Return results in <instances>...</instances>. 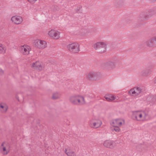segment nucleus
Listing matches in <instances>:
<instances>
[{"instance_id":"1","label":"nucleus","mask_w":156,"mask_h":156,"mask_svg":"<svg viewBox=\"0 0 156 156\" xmlns=\"http://www.w3.org/2000/svg\"><path fill=\"white\" fill-rule=\"evenodd\" d=\"M125 120L121 118H117L113 119L110 122L112 131L119 132L120 129L119 127L125 124Z\"/></svg>"},{"instance_id":"2","label":"nucleus","mask_w":156,"mask_h":156,"mask_svg":"<svg viewBox=\"0 0 156 156\" xmlns=\"http://www.w3.org/2000/svg\"><path fill=\"white\" fill-rule=\"evenodd\" d=\"M146 116V114L145 111H137L133 112L132 117L134 120L143 122L145 120Z\"/></svg>"},{"instance_id":"3","label":"nucleus","mask_w":156,"mask_h":156,"mask_svg":"<svg viewBox=\"0 0 156 156\" xmlns=\"http://www.w3.org/2000/svg\"><path fill=\"white\" fill-rule=\"evenodd\" d=\"M67 48L71 52L76 53L80 51V45L76 42L69 44L67 45Z\"/></svg>"},{"instance_id":"4","label":"nucleus","mask_w":156,"mask_h":156,"mask_svg":"<svg viewBox=\"0 0 156 156\" xmlns=\"http://www.w3.org/2000/svg\"><path fill=\"white\" fill-rule=\"evenodd\" d=\"M48 34L49 37L55 40L58 39L60 37V32L54 30L49 31Z\"/></svg>"},{"instance_id":"5","label":"nucleus","mask_w":156,"mask_h":156,"mask_svg":"<svg viewBox=\"0 0 156 156\" xmlns=\"http://www.w3.org/2000/svg\"><path fill=\"white\" fill-rule=\"evenodd\" d=\"M70 100L71 102L74 104H81L84 103L83 98L79 96L72 97L70 98Z\"/></svg>"},{"instance_id":"6","label":"nucleus","mask_w":156,"mask_h":156,"mask_svg":"<svg viewBox=\"0 0 156 156\" xmlns=\"http://www.w3.org/2000/svg\"><path fill=\"white\" fill-rule=\"evenodd\" d=\"M34 45L36 47L39 49H44L47 46V43L45 41L40 40L35 41Z\"/></svg>"},{"instance_id":"7","label":"nucleus","mask_w":156,"mask_h":156,"mask_svg":"<svg viewBox=\"0 0 156 156\" xmlns=\"http://www.w3.org/2000/svg\"><path fill=\"white\" fill-rule=\"evenodd\" d=\"M142 92V90L139 87H135L131 89L129 91V94L132 96H136Z\"/></svg>"},{"instance_id":"8","label":"nucleus","mask_w":156,"mask_h":156,"mask_svg":"<svg viewBox=\"0 0 156 156\" xmlns=\"http://www.w3.org/2000/svg\"><path fill=\"white\" fill-rule=\"evenodd\" d=\"M101 124V122L98 119H93L90 121V126L94 128L100 127Z\"/></svg>"},{"instance_id":"9","label":"nucleus","mask_w":156,"mask_h":156,"mask_svg":"<svg viewBox=\"0 0 156 156\" xmlns=\"http://www.w3.org/2000/svg\"><path fill=\"white\" fill-rule=\"evenodd\" d=\"M105 98L106 100L108 101H117L119 99V97L118 96H115L112 94H107L105 96Z\"/></svg>"},{"instance_id":"10","label":"nucleus","mask_w":156,"mask_h":156,"mask_svg":"<svg viewBox=\"0 0 156 156\" xmlns=\"http://www.w3.org/2000/svg\"><path fill=\"white\" fill-rule=\"evenodd\" d=\"M21 52L24 55H28L31 50L30 46L27 45H24L20 46Z\"/></svg>"},{"instance_id":"11","label":"nucleus","mask_w":156,"mask_h":156,"mask_svg":"<svg viewBox=\"0 0 156 156\" xmlns=\"http://www.w3.org/2000/svg\"><path fill=\"white\" fill-rule=\"evenodd\" d=\"M11 20L13 23L16 24H20L23 21V18L21 17L17 16L12 17Z\"/></svg>"},{"instance_id":"12","label":"nucleus","mask_w":156,"mask_h":156,"mask_svg":"<svg viewBox=\"0 0 156 156\" xmlns=\"http://www.w3.org/2000/svg\"><path fill=\"white\" fill-rule=\"evenodd\" d=\"M31 67L34 69H37L40 70L44 68L42 64L39 62H36L33 63Z\"/></svg>"},{"instance_id":"13","label":"nucleus","mask_w":156,"mask_h":156,"mask_svg":"<svg viewBox=\"0 0 156 156\" xmlns=\"http://www.w3.org/2000/svg\"><path fill=\"white\" fill-rule=\"evenodd\" d=\"M103 145L105 147L108 148H112L114 146L113 142L110 140L105 141L103 143Z\"/></svg>"},{"instance_id":"14","label":"nucleus","mask_w":156,"mask_h":156,"mask_svg":"<svg viewBox=\"0 0 156 156\" xmlns=\"http://www.w3.org/2000/svg\"><path fill=\"white\" fill-rule=\"evenodd\" d=\"M2 148L3 150V154H6L9 152L10 150V147L8 144L4 143L2 145Z\"/></svg>"},{"instance_id":"15","label":"nucleus","mask_w":156,"mask_h":156,"mask_svg":"<svg viewBox=\"0 0 156 156\" xmlns=\"http://www.w3.org/2000/svg\"><path fill=\"white\" fill-rule=\"evenodd\" d=\"M94 47L96 49L101 47L105 48L106 47V44L103 42H98L94 45Z\"/></svg>"},{"instance_id":"16","label":"nucleus","mask_w":156,"mask_h":156,"mask_svg":"<svg viewBox=\"0 0 156 156\" xmlns=\"http://www.w3.org/2000/svg\"><path fill=\"white\" fill-rule=\"evenodd\" d=\"M148 44L150 46L156 45V37H153L148 41Z\"/></svg>"},{"instance_id":"17","label":"nucleus","mask_w":156,"mask_h":156,"mask_svg":"<svg viewBox=\"0 0 156 156\" xmlns=\"http://www.w3.org/2000/svg\"><path fill=\"white\" fill-rule=\"evenodd\" d=\"M7 108V106L5 103H1L0 104V109L2 112H6Z\"/></svg>"},{"instance_id":"18","label":"nucleus","mask_w":156,"mask_h":156,"mask_svg":"<svg viewBox=\"0 0 156 156\" xmlns=\"http://www.w3.org/2000/svg\"><path fill=\"white\" fill-rule=\"evenodd\" d=\"M66 152L68 156H76L75 153L70 149H66Z\"/></svg>"},{"instance_id":"19","label":"nucleus","mask_w":156,"mask_h":156,"mask_svg":"<svg viewBox=\"0 0 156 156\" xmlns=\"http://www.w3.org/2000/svg\"><path fill=\"white\" fill-rule=\"evenodd\" d=\"M6 48L2 44H0V52L2 53H4L5 52Z\"/></svg>"},{"instance_id":"20","label":"nucleus","mask_w":156,"mask_h":156,"mask_svg":"<svg viewBox=\"0 0 156 156\" xmlns=\"http://www.w3.org/2000/svg\"><path fill=\"white\" fill-rule=\"evenodd\" d=\"M95 76V74L94 73H89L87 76V77L89 79H92Z\"/></svg>"},{"instance_id":"21","label":"nucleus","mask_w":156,"mask_h":156,"mask_svg":"<svg viewBox=\"0 0 156 156\" xmlns=\"http://www.w3.org/2000/svg\"><path fill=\"white\" fill-rule=\"evenodd\" d=\"M58 97V94H54L53 95L52 98L53 99H56Z\"/></svg>"},{"instance_id":"22","label":"nucleus","mask_w":156,"mask_h":156,"mask_svg":"<svg viewBox=\"0 0 156 156\" xmlns=\"http://www.w3.org/2000/svg\"><path fill=\"white\" fill-rule=\"evenodd\" d=\"M31 4H34L37 0H27Z\"/></svg>"},{"instance_id":"23","label":"nucleus","mask_w":156,"mask_h":156,"mask_svg":"<svg viewBox=\"0 0 156 156\" xmlns=\"http://www.w3.org/2000/svg\"><path fill=\"white\" fill-rule=\"evenodd\" d=\"M151 73V71L150 70H147V75L150 74Z\"/></svg>"},{"instance_id":"24","label":"nucleus","mask_w":156,"mask_h":156,"mask_svg":"<svg viewBox=\"0 0 156 156\" xmlns=\"http://www.w3.org/2000/svg\"><path fill=\"white\" fill-rule=\"evenodd\" d=\"M152 99L153 101H156V95L155 97H154Z\"/></svg>"},{"instance_id":"25","label":"nucleus","mask_w":156,"mask_h":156,"mask_svg":"<svg viewBox=\"0 0 156 156\" xmlns=\"http://www.w3.org/2000/svg\"><path fill=\"white\" fill-rule=\"evenodd\" d=\"M154 83H156V76L154 79Z\"/></svg>"}]
</instances>
